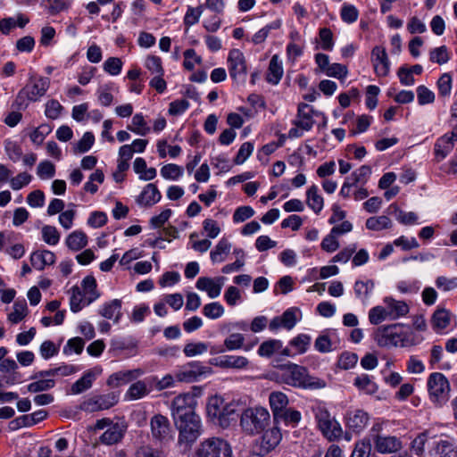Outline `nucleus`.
I'll return each mask as SVG.
<instances>
[{"mask_svg": "<svg viewBox=\"0 0 457 457\" xmlns=\"http://www.w3.org/2000/svg\"><path fill=\"white\" fill-rule=\"evenodd\" d=\"M280 380L288 386L303 389H320L326 386L323 379L311 376L306 368L294 363L280 367Z\"/></svg>", "mask_w": 457, "mask_h": 457, "instance_id": "f257e3e1", "label": "nucleus"}, {"mask_svg": "<svg viewBox=\"0 0 457 457\" xmlns=\"http://www.w3.org/2000/svg\"><path fill=\"white\" fill-rule=\"evenodd\" d=\"M179 431L178 445L185 451L189 450L203 433V425L198 414L174 420Z\"/></svg>", "mask_w": 457, "mask_h": 457, "instance_id": "f03ea898", "label": "nucleus"}, {"mask_svg": "<svg viewBox=\"0 0 457 457\" xmlns=\"http://www.w3.org/2000/svg\"><path fill=\"white\" fill-rule=\"evenodd\" d=\"M270 415L266 408H247L241 414L240 425L250 435L260 433L269 424Z\"/></svg>", "mask_w": 457, "mask_h": 457, "instance_id": "7ed1b4c3", "label": "nucleus"}, {"mask_svg": "<svg viewBox=\"0 0 457 457\" xmlns=\"http://www.w3.org/2000/svg\"><path fill=\"white\" fill-rule=\"evenodd\" d=\"M428 391L430 401L442 406L449 400L450 383L443 373H431L428 378Z\"/></svg>", "mask_w": 457, "mask_h": 457, "instance_id": "20e7f679", "label": "nucleus"}, {"mask_svg": "<svg viewBox=\"0 0 457 457\" xmlns=\"http://www.w3.org/2000/svg\"><path fill=\"white\" fill-rule=\"evenodd\" d=\"M193 457H232V449L224 439L210 437L200 443Z\"/></svg>", "mask_w": 457, "mask_h": 457, "instance_id": "39448f33", "label": "nucleus"}, {"mask_svg": "<svg viewBox=\"0 0 457 457\" xmlns=\"http://www.w3.org/2000/svg\"><path fill=\"white\" fill-rule=\"evenodd\" d=\"M49 86L50 79L46 77H39L38 79L30 77L26 86L18 93L16 103L21 105L26 99L31 102L37 101L45 96Z\"/></svg>", "mask_w": 457, "mask_h": 457, "instance_id": "423d86ee", "label": "nucleus"}, {"mask_svg": "<svg viewBox=\"0 0 457 457\" xmlns=\"http://www.w3.org/2000/svg\"><path fill=\"white\" fill-rule=\"evenodd\" d=\"M399 326L400 324L396 323L378 328L374 334L377 344L381 347L406 346L404 336L397 331Z\"/></svg>", "mask_w": 457, "mask_h": 457, "instance_id": "0eeeda50", "label": "nucleus"}, {"mask_svg": "<svg viewBox=\"0 0 457 457\" xmlns=\"http://www.w3.org/2000/svg\"><path fill=\"white\" fill-rule=\"evenodd\" d=\"M196 400L190 393L181 394L176 396L170 406L173 420H180L184 417L195 415Z\"/></svg>", "mask_w": 457, "mask_h": 457, "instance_id": "6e6552de", "label": "nucleus"}, {"mask_svg": "<svg viewBox=\"0 0 457 457\" xmlns=\"http://www.w3.org/2000/svg\"><path fill=\"white\" fill-rule=\"evenodd\" d=\"M228 69L234 80L245 81L247 74L246 60L239 49H232L228 56Z\"/></svg>", "mask_w": 457, "mask_h": 457, "instance_id": "1a4fd4ad", "label": "nucleus"}, {"mask_svg": "<svg viewBox=\"0 0 457 457\" xmlns=\"http://www.w3.org/2000/svg\"><path fill=\"white\" fill-rule=\"evenodd\" d=\"M119 402V394L110 392L105 395H96L89 398L84 403V409L88 411H98L108 410Z\"/></svg>", "mask_w": 457, "mask_h": 457, "instance_id": "9d476101", "label": "nucleus"}, {"mask_svg": "<svg viewBox=\"0 0 457 457\" xmlns=\"http://www.w3.org/2000/svg\"><path fill=\"white\" fill-rule=\"evenodd\" d=\"M373 444L375 450L382 454L397 453L403 447L400 438L395 436L376 435Z\"/></svg>", "mask_w": 457, "mask_h": 457, "instance_id": "9b49d317", "label": "nucleus"}, {"mask_svg": "<svg viewBox=\"0 0 457 457\" xmlns=\"http://www.w3.org/2000/svg\"><path fill=\"white\" fill-rule=\"evenodd\" d=\"M225 280L224 277H200L195 287L201 291H205L210 298H216L220 295Z\"/></svg>", "mask_w": 457, "mask_h": 457, "instance_id": "f8f14e48", "label": "nucleus"}, {"mask_svg": "<svg viewBox=\"0 0 457 457\" xmlns=\"http://www.w3.org/2000/svg\"><path fill=\"white\" fill-rule=\"evenodd\" d=\"M205 369L198 361L189 362L175 373L176 380L187 383L195 382L205 373Z\"/></svg>", "mask_w": 457, "mask_h": 457, "instance_id": "ddd939ff", "label": "nucleus"}, {"mask_svg": "<svg viewBox=\"0 0 457 457\" xmlns=\"http://www.w3.org/2000/svg\"><path fill=\"white\" fill-rule=\"evenodd\" d=\"M151 430L154 438L168 441L171 438V428L169 420L161 414L154 415L151 420Z\"/></svg>", "mask_w": 457, "mask_h": 457, "instance_id": "4468645a", "label": "nucleus"}, {"mask_svg": "<svg viewBox=\"0 0 457 457\" xmlns=\"http://www.w3.org/2000/svg\"><path fill=\"white\" fill-rule=\"evenodd\" d=\"M371 62L378 76H387L390 71V61L384 47L377 46L372 49Z\"/></svg>", "mask_w": 457, "mask_h": 457, "instance_id": "2eb2a0df", "label": "nucleus"}, {"mask_svg": "<svg viewBox=\"0 0 457 457\" xmlns=\"http://www.w3.org/2000/svg\"><path fill=\"white\" fill-rule=\"evenodd\" d=\"M127 431V426L123 422H117L110 426L100 436L99 440L106 445L120 443Z\"/></svg>", "mask_w": 457, "mask_h": 457, "instance_id": "dca6fc26", "label": "nucleus"}, {"mask_svg": "<svg viewBox=\"0 0 457 457\" xmlns=\"http://www.w3.org/2000/svg\"><path fill=\"white\" fill-rule=\"evenodd\" d=\"M143 374L141 369L120 370L112 374L107 379V385L111 387H119L137 378Z\"/></svg>", "mask_w": 457, "mask_h": 457, "instance_id": "f3484780", "label": "nucleus"}, {"mask_svg": "<svg viewBox=\"0 0 457 457\" xmlns=\"http://www.w3.org/2000/svg\"><path fill=\"white\" fill-rule=\"evenodd\" d=\"M369 415L362 410L349 411L346 414V425L354 433L362 431L369 422Z\"/></svg>", "mask_w": 457, "mask_h": 457, "instance_id": "a211bd4d", "label": "nucleus"}, {"mask_svg": "<svg viewBox=\"0 0 457 457\" xmlns=\"http://www.w3.org/2000/svg\"><path fill=\"white\" fill-rule=\"evenodd\" d=\"M281 437L280 430L277 427L265 430L260 441L261 453L264 454L273 450L279 444Z\"/></svg>", "mask_w": 457, "mask_h": 457, "instance_id": "6ab92c4d", "label": "nucleus"}, {"mask_svg": "<svg viewBox=\"0 0 457 457\" xmlns=\"http://www.w3.org/2000/svg\"><path fill=\"white\" fill-rule=\"evenodd\" d=\"M384 303L389 316V320H395L405 316L409 312V306L403 301H398L392 297H386Z\"/></svg>", "mask_w": 457, "mask_h": 457, "instance_id": "aec40b11", "label": "nucleus"}, {"mask_svg": "<svg viewBox=\"0 0 457 457\" xmlns=\"http://www.w3.org/2000/svg\"><path fill=\"white\" fill-rule=\"evenodd\" d=\"M161 193L158 190L157 187L150 183L146 185L139 196L137 199V202L140 205L145 206H152L158 203L161 200Z\"/></svg>", "mask_w": 457, "mask_h": 457, "instance_id": "412c9836", "label": "nucleus"}, {"mask_svg": "<svg viewBox=\"0 0 457 457\" xmlns=\"http://www.w3.org/2000/svg\"><path fill=\"white\" fill-rule=\"evenodd\" d=\"M269 403L274 419L277 417H281V415L279 414L283 412L284 410L287 409V406L289 403V400L287 395L284 394L283 392L274 391L270 394Z\"/></svg>", "mask_w": 457, "mask_h": 457, "instance_id": "4be33fe9", "label": "nucleus"}, {"mask_svg": "<svg viewBox=\"0 0 457 457\" xmlns=\"http://www.w3.org/2000/svg\"><path fill=\"white\" fill-rule=\"evenodd\" d=\"M30 262L36 270H42L55 262V255L49 250L37 251L31 254Z\"/></svg>", "mask_w": 457, "mask_h": 457, "instance_id": "5701e85b", "label": "nucleus"}, {"mask_svg": "<svg viewBox=\"0 0 457 457\" xmlns=\"http://www.w3.org/2000/svg\"><path fill=\"white\" fill-rule=\"evenodd\" d=\"M318 428L322 435L330 442L338 440L343 435L342 427L335 418L326 421L325 424H321Z\"/></svg>", "mask_w": 457, "mask_h": 457, "instance_id": "b1692460", "label": "nucleus"}, {"mask_svg": "<svg viewBox=\"0 0 457 457\" xmlns=\"http://www.w3.org/2000/svg\"><path fill=\"white\" fill-rule=\"evenodd\" d=\"M121 301L119 299H113L104 303L100 310L99 313L109 320L114 319L115 322H118L120 316Z\"/></svg>", "mask_w": 457, "mask_h": 457, "instance_id": "393cba45", "label": "nucleus"}, {"mask_svg": "<svg viewBox=\"0 0 457 457\" xmlns=\"http://www.w3.org/2000/svg\"><path fill=\"white\" fill-rule=\"evenodd\" d=\"M307 205L315 212L320 213L323 209L324 200L319 194V188L316 185H312L306 192Z\"/></svg>", "mask_w": 457, "mask_h": 457, "instance_id": "a878e982", "label": "nucleus"}, {"mask_svg": "<svg viewBox=\"0 0 457 457\" xmlns=\"http://www.w3.org/2000/svg\"><path fill=\"white\" fill-rule=\"evenodd\" d=\"M237 406V403L234 402L225 403L220 412V418L218 419L217 424L222 428L228 427L230 422L236 419Z\"/></svg>", "mask_w": 457, "mask_h": 457, "instance_id": "bb28decb", "label": "nucleus"}, {"mask_svg": "<svg viewBox=\"0 0 457 457\" xmlns=\"http://www.w3.org/2000/svg\"><path fill=\"white\" fill-rule=\"evenodd\" d=\"M95 379L96 373L94 370H90L86 371L84 375L71 386V393L73 395H79L89 389Z\"/></svg>", "mask_w": 457, "mask_h": 457, "instance_id": "cd10ccee", "label": "nucleus"}, {"mask_svg": "<svg viewBox=\"0 0 457 457\" xmlns=\"http://www.w3.org/2000/svg\"><path fill=\"white\" fill-rule=\"evenodd\" d=\"M375 284L371 279L356 280L353 286L355 296L361 302H365L371 295Z\"/></svg>", "mask_w": 457, "mask_h": 457, "instance_id": "c85d7f7f", "label": "nucleus"}, {"mask_svg": "<svg viewBox=\"0 0 457 457\" xmlns=\"http://www.w3.org/2000/svg\"><path fill=\"white\" fill-rule=\"evenodd\" d=\"M87 245V235L80 230L71 233L66 238V245L72 251H79Z\"/></svg>", "mask_w": 457, "mask_h": 457, "instance_id": "c756f323", "label": "nucleus"}, {"mask_svg": "<svg viewBox=\"0 0 457 457\" xmlns=\"http://www.w3.org/2000/svg\"><path fill=\"white\" fill-rule=\"evenodd\" d=\"M225 401L220 396H212L209 399L206 412L208 417L217 424L218 419L220 418V412L224 406Z\"/></svg>", "mask_w": 457, "mask_h": 457, "instance_id": "7c9ffc66", "label": "nucleus"}, {"mask_svg": "<svg viewBox=\"0 0 457 457\" xmlns=\"http://www.w3.org/2000/svg\"><path fill=\"white\" fill-rule=\"evenodd\" d=\"M283 75V68L281 62L278 61V55H273L269 64V72L267 80L274 85L278 84Z\"/></svg>", "mask_w": 457, "mask_h": 457, "instance_id": "2f4dec72", "label": "nucleus"}, {"mask_svg": "<svg viewBox=\"0 0 457 457\" xmlns=\"http://www.w3.org/2000/svg\"><path fill=\"white\" fill-rule=\"evenodd\" d=\"M435 453L439 457H455L457 451L450 439H440L436 443Z\"/></svg>", "mask_w": 457, "mask_h": 457, "instance_id": "473e14b6", "label": "nucleus"}, {"mask_svg": "<svg viewBox=\"0 0 457 457\" xmlns=\"http://www.w3.org/2000/svg\"><path fill=\"white\" fill-rule=\"evenodd\" d=\"M248 360L244 356L225 355L220 359L219 365L221 368L244 369L247 366Z\"/></svg>", "mask_w": 457, "mask_h": 457, "instance_id": "72a5a7b5", "label": "nucleus"}, {"mask_svg": "<svg viewBox=\"0 0 457 457\" xmlns=\"http://www.w3.org/2000/svg\"><path fill=\"white\" fill-rule=\"evenodd\" d=\"M308 108L305 104H301L298 107L297 120L294 121V124L303 130H310L312 128L313 120L312 115L305 112L304 110Z\"/></svg>", "mask_w": 457, "mask_h": 457, "instance_id": "f704fd0d", "label": "nucleus"}, {"mask_svg": "<svg viewBox=\"0 0 457 457\" xmlns=\"http://www.w3.org/2000/svg\"><path fill=\"white\" fill-rule=\"evenodd\" d=\"M282 342L278 339H269L261 344L258 349V354L262 357L269 358L273 353L282 348Z\"/></svg>", "mask_w": 457, "mask_h": 457, "instance_id": "c9c22d12", "label": "nucleus"}, {"mask_svg": "<svg viewBox=\"0 0 457 457\" xmlns=\"http://www.w3.org/2000/svg\"><path fill=\"white\" fill-rule=\"evenodd\" d=\"M353 385L360 390L365 391L367 394L372 395L378 391V386L373 382L367 374L357 376L353 381Z\"/></svg>", "mask_w": 457, "mask_h": 457, "instance_id": "e433bc0d", "label": "nucleus"}, {"mask_svg": "<svg viewBox=\"0 0 457 457\" xmlns=\"http://www.w3.org/2000/svg\"><path fill=\"white\" fill-rule=\"evenodd\" d=\"M371 444L369 439L357 441L350 457H378L371 453Z\"/></svg>", "mask_w": 457, "mask_h": 457, "instance_id": "4c0bfd02", "label": "nucleus"}, {"mask_svg": "<svg viewBox=\"0 0 457 457\" xmlns=\"http://www.w3.org/2000/svg\"><path fill=\"white\" fill-rule=\"evenodd\" d=\"M279 415L281 417L274 418V422L279 424L283 422L285 425H296L301 420V413L298 411L286 409Z\"/></svg>", "mask_w": 457, "mask_h": 457, "instance_id": "58836bf2", "label": "nucleus"}, {"mask_svg": "<svg viewBox=\"0 0 457 457\" xmlns=\"http://www.w3.org/2000/svg\"><path fill=\"white\" fill-rule=\"evenodd\" d=\"M149 392L145 382L139 380L129 386L126 396L130 400H137L147 395Z\"/></svg>", "mask_w": 457, "mask_h": 457, "instance_id": "ea45409f", "label": "nucleus"}, {"mask_svg": "<svg viewBox=\"0 0 457 457\" xmlns=\"http://www.w3.org/2000/svg\"><path fill=\"white\" fill-rule=\"evenodd\" d=\"M280 26H281V21L280 20H277V21H272L271 23L266 25L265 27H263L262 29L258 30L253 36L252 42L254 45H259V44L263 43L266 40V38L268 37L270 32L271 30H273V29H279Z\"/></svg>", "mask_w": 457, "mask_h": 457, "instance_id": "a19ab883", "label": "nucleus"}, {"mask_svg": "<svg viewBox=\"0 0 457 457\" xmlns=\"http://www.w3.org/2000/svg\"><path fill=\"white\" fill-rule=\"evenodd\" d=\"M231 245L226 238H221L216 245L213 251L211 252V259L213 262H221L224 261V254L228 253Z\"/></svg>", "mask_w": 457, "mask_h": 457, "instance_id": "79ce46f5", "label": "nucleus"}, {"mask_svg": "<svg viewBox=\"0 0 457 457\" xmlns=\"http://www.w3.org/2000/svg\"><path fill=\"white\" fill-rule=\"evenodd\" d=\"M128 129L140 136H145L150 131V128L141 113L133 116L132 124L128 126Z\"/></svg>", "mask_w": 457, "mask_h": 457, "instance_id": "37998d69", "label": "nucleus"}, {"mask_svg": "<svg viewBox=\"0 0 457 457\" xmlns=\"http://www.w3.org/2000/svg\"><path fill=\"white\" fill-rule=\"evenodd\" d=\"M392 226L391 220L385 215L378 217H370L366 220V228L370 230H381L389 228Z\"/></svg>", "mask_w": 457, "mask_h": 457, "instance_id": "c03bdc74", "label": "nucleus"}, {"mask_svg": "<svg viewBox=\"0 0 457 457\" xmlns=\"http://www.w3.org/2000/svg\"><path fill=\"white\" fill-rule=\"evenodd\" d=\"M450 323V314L445 309L436 310L432 316V325L436 329H444Z\"/></svg>", "mask_w": 457, "mask_h": 457, "instance_id": "a18cd8bd", "label": "nucleus"}, {"mask_svg": "<svg viewBox=\"0 0 457 457\" xmlns=\"http://www.w3.org/2000/svg\"><path fill=\"white\" fill-rule=\"evenodd\" d=\"M27 312L28 307L26 302L24 300L16 302L13 304V311L8 315V320L12 323H18L24 319Z\"/></svg>", "mask_w": 457, "mask_h": 457, "instance_id": "49530a36", "label": "nucleus"}, {"mask_svg": "<svg viewBox=\"0 0 457 457\" xmlns=\"http://www.w3.org/2000/svg\"><path fill=\"white\" fill-rule=\"evenodd\" d=\"M371 174V168L368 165H362L358 170H354L349 179H352V182L356 186L365 185Z\"/></svg>", "mask_w": 457, "mask_h": 457, "instance_id": "de8ad7c7", "label": "nucleus"}, {"mask_svg": "<svg viewBox=\"0 0 457 457\" xmlns=\"http://www.w3.org/2000/svg\"><path fill=\"white\" fill-rule=\"evenodd\" d=\"M82 287L85 295H88V298L87 301V304H89L96 298H98L99 295L96 293V281L94 277L87 276L82 281Z\"/></svg>", "mask_w": 457, "mask_h": 457, "instance_id": "09e8293b", "label": "nucleus"}, {"mask_svg": "<svg viewBox=\"0 0 457 457\" xmlns=\"http://www.w3.org/2000/svg\"><path fill=\"white\" fill-rule=\"evenodd\" d=\"M70 305L73 312H79L84 306L83 294L79 287H73L71 289Z\"/></svg>", "mask_w": 457, "mask_h": 457, "instance_id": "8fccbe9b", "label": "nucleus"}, {"mask_svg": "<svg viewBox=\"0 0 457 457\" xmlns=\"http://www.w3.org/2000/svg\"><path fill=\"white\" fill-rule=\"evenodd\" d=\"M298 313L299 310L296 308H290L285 311L280 316L283 328L287 330H291L296 325L299 320L297 317Z\"/></svg>", "mask_w": 457, "mask_h": 457, "instance_id": "3c124183", "label": "nucleus"}, {"mask_svg": "<svg viewBox=\"0 0 457 457\" xmlns=\"http://www.w3.org/2000/svg\"><path fill=\"white\" fill-rule=\"evenodd\" d=\"M429 60L432 62L445 64L450 60V54L445 46L434 48L429 54Z\"/></svg>", "mask_w": 457, "mask_h": 457, "instance_id": "603ef678", "label": "nucleus"}, {"mask_svg": "<svg viewBox=\"0 0 457 457\" xmlns=\"http://www.w3.org/2000/svg\"><path fill=\"white\" fill-rule=\"evenodd\" d=\"M389 320L386 306H375L369 312V320L373 325H378L382 321Z\"/></svg>", "mask_w": 457, "mask_h": 457, "instance_id": "864d4df0", "label": "nucleus"}, {"mask_svg": "<svg viewBox=\"0 0 457 457\" xmlns=\"http://www.w3.org/2000/svg\"><path fill=\"white\" fill-rule=\"evenodd\" d=\"M55 385V381L52 378H39L37 381L32 382L28 386V391L37 393L49 390Z\"/></svg>", "mask_w": 457, "mask_h": 457, "instance_id": "5fc2aeb1", "label": "nucleus"}, {"mask_svg": "<svg viewBox=\"0 0 457 457\" xmlns=\"http://www.w3.org/2000/svg\"><path fill=\"white\" fill-rule=\"evenodd\" d=\"M183 174V168L174 164L169 163L161 169V175L166 179L176 180Z\"/></svg>", "mask_w": 457, "mask_h": 457, "instance_id": "6e6d98bb", "label": "nucleus"}, {"mask_svg": "<svg viewBox=\"0 0 457 457\" xmlns=\"http://www.w3.org/2000/svg\"><path fill=\"white\" fill-rule=\"evenodd\" d=\"M204 12V5H199L196 8L188 6L184 17V23L187 27H191L199 21V19Z\"/></svg>", "mask_w": 457, "mask_h": 457, "instance_id": "4d7b16f0", "label": "nucleus"}, {"mask_svg": "<svg viewBox=\"0 0 457 457\" xmlns=\"http://www.w3.org/2000/svg\"><path fill=\"white\" fill-rule=\"evenodd\" d=\"M42 237L46 244L55 245L60 240V233L55 227L46 225L42 228Z\"/></svg>", "mask_w": 457, "mask_h": 457, "instance_id": "13d9d810", "label": "nucleus"}, {"mask_svg": "<svg viewBox=\"0 0 457 457\" xmlns=\"http://www.w3.org/2000/svg\"><path fill=\"white\" fill-rule=\"evenodd\" d=\"M340 16L345 23H353L357 21L359 12L354 5L344 4L340 12Z\"/></svg>", "mask_w": 457, "mask_h": 457, "instance_id": "bf43d9fd", "label": "nucleus"}, {"mask_svg": "<svg viewBox=\"0 0 457 457\" xmlns=\"http://www.w3.org/2000/svg\"><path fill=\"white\" fill-rule=\"evenodd\" d=\"M358 361V356L354 353L344 352L341 353L337 365L340 369L349 370L353 368Z\"/></svg>", "mask_w": 457, "mask_h": 457, "instance_id": "052dcab7", "label": "nucleus"}, {"mask_svg": "<svg viewBox=\"0 0 457 457\" xmlns=\"http://www.w3.org/2000/svg\"><path fill=\"white\" fill-rule=\"evenodd\" d=\"M244 342L245 337L242 334L233 333L224 340V346L229 351L237 350L244 346Z\"/></svg>", "mask_w": 457, "mask_h": 457, "instance_id": "680f3d73", "label": "nucleus"}, {"mask_svg": "<svg viewBox=\"0 0 457 457\" xmlns=\"http://www.w3.org/2000/svg\"><path fill=\"white\" fill-rule=\"evenodd\" d=\"M311 344V337L300 334L290 341V345L296 348L298 353H304Z\"/></svg>", "mask_w": 457, "mask_h": 457, "instance_id": "e2e57ef3", "label": "nucleus"}, {"mask_svg": "<svg viewBox=\"0 0 457 457\" xmlns=\"http://www.w3.org/2000/svg\"><path fill=\"white\" fill-rule=\"evenodd\" d=\"M203 313L207 318L215 320L223 315L224 308L220 303L214 302L204 305Z\"/></svg>", "mask_w": 457, "mask_h": 457, "instance_id": "0e129e2a", "label": "nucleus"}, {"mask_svg": "<svg viewBox=\"0 0 457 457\" xmlns=\"http://www.w3.org/2000/svg\"><path fill=\"white\" fill-rule=\"evenodd\" d=\"M207 349L208 345L205 343H188L185 345L183 352L186 356L193 357L205 353Z\"/></svg>", "mask_w": 457, "mask_h": 457, "instance_id": "69168bd1", "label": "nucleus"}, {"mask_svg": "<svg viewBox=\"0 0 457 457\" xmlns=\"http://www.w3.org/2000/svg\"><path fill=\"white\" fill-rule=\"evenodd\" d=\"M37 174L42 179H51L55 174V167L49 161L41 162L37 166Z\"/></svg>", "mask_w": 457, "mask_h": 457, "instance_id": "338daca9", "label": "nucleus"}, {"mask_svg": "<svg viewBox=\"0 0 457 457\" xmlns=\"http://www.w3.org/2000/svg\"><path fill=\"white\" fill-rule=\"evenodd\" d=\"M122 68V62L120 58L110 57L104 63V70L107 73L112 76H116L120 73Z\"/></svg>", "mask_w": 457, "mask_h": 457, "instance_id": "774afa93", "label": "nucleus"}]
</instances>
